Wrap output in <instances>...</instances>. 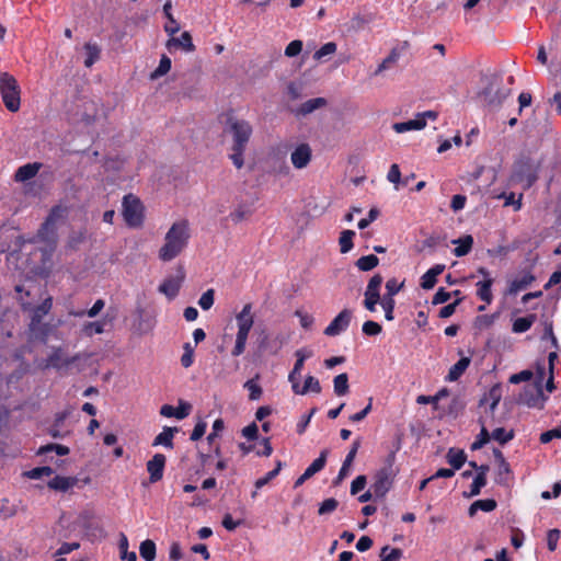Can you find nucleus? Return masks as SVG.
<instances>
[{
  "label": "nucleus",
  "instance_id": "1",
  "mask_svg": "<svg viewBox=\"0 0 561 561\" xmlns=\"http://www.w3.org/2000/svg\"><path fill=\"white\" fill-rule=\"evenodd\" d=\"M224 131L231 141L229 158L237 169H241L244 165V152L252 137L253 127L245 119L230 116Z\"/></svg>",
  "mask_w": 561,
  "mask_h": 561
},
{
  "label": "nucleus",
  "instance_id": "2",
  "mask_svg": "<svg viewBox=\"0 0 561 561\" xmlns=\"http://www.w3.org/2000/svg\"><path fill=\"white\" fill-rule=\"evenodd\" d=\"M190 239V228L186 220L174 222L164 237V244L159 250V259L170 262L186 248Z\"/></svg>",
  "mask_w": 561,
  "mask_h": 561
},
{
  "label": "nucleus",
  "instance_id": "3",
  "mask_svg": "<svg viewBox=\"0 0 561 561\" xmlns=\"http://www.w3.org/2000/svg\"><path fill=\"white\" fill-rule=\"evenodd\" d=\"M236 322H237V334H236V343L231 351L232 356H240L243 354L247 341L249 337V333L254 324V317L252 313V305L245 304L241 311L236 314Z\"/></svg>",
  "mask_w": 561,
  "mask_h": 561
},
{
  "label": "nucleus",
  "instance_id": "4",
  "mask_svg": "<svg viewBox=\"0 0 561 561\" xmlns=\"http://www.w3.org/2000/svg\"><path fill=\"white\" fill-rule=\"evenodd\" d=\"M485 87L481 91L483 101L492 107H499L511 94V89L503 87V78L499 73H490L483 77Z\"/></svg>",
  "mask_w": 561,
  "mask_h": 561
},
{
  "label": "nucleus",
  "instance_id": "5",
  "mask_svg": "<svg viewBox=\"0 0 561 561\" xmlns=\"http://www.w3.org/2000/svg\"><path fill=\"white\" fill-rule=\"evenodd\" d=\"M0 93L5 107L10 112H18L21 105L20 87L12 75L8 72L0 75Z\"/></svg>",
  "mask_w": 561,
  "mask_h": 561
},
{
  "label": "nucleus",
  "instance_id": "6",
  "mask_svg": "<svg viewBox=\"0 0 561 561\" xmlns=\"http://www.w3.org/2000/svg\"><path fill=\"white\" fill-rule=\"evenodd\" d=\"M539 165L530 158H520L514 164L512 181L524 184L525 188L530 187L537 181Z\"/></svg>",
  "mask_w": 561,
  "mask_h": 561
},
{
  "label": "nucleus",
  "instance_id": "7",
  "mask_svg": "<svg viewBox=\"0 0 561 561\" xmlns=\"http://www.w3.org/2000/svg\"><path fill=\"white\" fill-rule=\"evenodd\" d=\"M123 217L127 226L138 228L144 221V207L139 198L128 194L123 198Z\"/></svg>",
  "mask_w": 561,
  "mask_h": 561
},
{
  "label": "nucleus",
  "instance_id": "8",
  "mask_svg": "<svg viewBox=\"0 0 561 561\" xmlns=\"http://www.w3.org/2000/svg\"><path fill=\"white\" fill-rule=\"evenodd\" d=\"M394 476L396 471L391 461L375 473L374 482L370 485L375 499H383L386 496L392 486Z\"/></svg>",
  "mask_w": 561,
  "mask_h": 561
},
{
  "label": "nucleus",
  "instance_id": "9",
  "mask_svg": "<svg viewBox=\"0 0 561 561\" xmlns=\"http://www.w3.org/2000/svg\"><path fill=\"white\" fill-rule=\"evenodd\" d=\"M84 356L80 353L73 356H67L62 347H53L51 353L45 360L46 368H55L57 370L69 368L76 362L83 359Z\"/></svg>",
  "mask_w": 561,
  "mask_h": 561
},
{
  "label": "nucleus",
  "instance_id": "10",
  "mask_svg": "<svg viewBox=\"0 0 561 561\" xmlns=\"http://www.w3.org/2000/svg\"><path fill=\"white\" fill-rule=\"evenodd\" d=\"M383 278L380 274H375L368 282L364 293V307L370 311H376V306L380 301V287Z\"/></svg>",
  "mask_w": 561,
  "mask_h": 561
},
{
  "label": "nucleus",
  "instance_id": "11",
  "mask_svg": "<svg viewBox=\"0 0 561 561\" xmlns=\"http://www.w3.org/2000/svg\"><path fill=\"white\" fill-rule=\"evenodd\" d=\"M353 312L350 309H343L324 329V334L328 336H336L347 330Z\"/></svg>",
  "mask_w": 561,
  "mask_h": 561
},
{
  "label": "nucleus",
  "instance_id": "12",
  "mask_svg": "<svg viewBox=\"0 0 561 561\" xmlns=\"http://www.w3.org/2000/svg\"><path fill=\"white\" fill-rule=\"evenodd\" d=\"M478 273L483 276V279L477 283V296L484 301L485 304L490 305L493 300L492 295V285H493V278L490 276V272L484 268L480 267L478 270Z\"/></svg>",
  "mask_w": 561,
  "mask_h": 561
},
{
  "label": "nucleus",
  "instance_id": "13",
  "mask_svg": "<svg viewBox=\"0 0 561 561\" xmlns=\"http://www.w3.org/2000/svg\"><path fill=\"white\" fill-rule=\"evenodd\" d=\"M312 150L306 142L298 145L290 154V161L296 169L306 168L311 161Z\"/></svg>",
  "mask_w": 561,
  "mask_h": 561
},
{
  "label": "nucleus",
  "instance_id": "14",
  "mask_svg": "<svg viewBox=\"0 0 561 561\" xmlns=\"http://www.w3.org/2000/svg\"><path fill=\"white\" fill-rule=\"evenodd\" d=\"M165 461L167 459L164 455L156 454L147 462V471L149 472V480L151 483H156L162 479Z\"/></svg>",
  "mask_w": 561,
  "mask_h": 561
},
{
  "label": "nucleus",
  "instance_id": "15",
  "mask_svg": "<svg viewBox=\"0 0 561 561\" xmlns=\"http://www.w3.org/2000/svg\"><path fill=\"white\" fill-rule=\"evenodd\" d=\"M359 446H360L359 439H357L353 443L350 451L347 453V455L342 463V467L337 473V477L333 481V483L335 485L340 484L350 474L352 463L356 457Z\"/></svg>",
  "mask_w": 561,
  "mask_h": 561
},
{
  "label": "nucleus",
  "instance_id": "16",
  "mask_svg": "<svg viewBox=\"0 0 561 561\" xmlns=\"http://www.w3.org/2000/svg\"><path fill=\"white\" fill-rule=\"evenodd\" d=\"M169 51L172 49L181 48L184 51L191 53L195 50V46L192 41V36L188 32H183L180 37H171L167 44Z\"/></svg>",
  "mask_w": 561,
  "mask_h": 561
},
{
  "label": "nucleus",
  "instance_id": "17",
  "mask_svg": "<svg viewBox=\"0 0 561 561\" xmlns=\"http://www.w3.org/2000/svg\"><path fill=\"white\" fill-rule=\"evenodd\" d=\"M191 412V404L186 402H180L178 408L170 404L161 407L160 414L165 417H175L178 420L185 419Z\"/></svg>",
  "mask_w": 561,
  "mask_h": 561
},
{
  "label": "nucleus",
  "instance_id": "18",
  "mask_svg": "<svg viewBox=\"0 0 561 561\" xmlns=\"http://www.w3.org/2000/svg\"><path fill=\"white\" fill-rule=\"evenodd\" d=\"M535 280V276L530 272H525L510 282L507 294L516 295L526 289Z\"/></svg>",
  "mask_w": 561,
  "mask_h": 561
},
{
  "label": "nucleus",
  "instance_id": "19",
  "mask_svg": "<svg viewBox=\"0 0 561 561\" xmlns=\"http://www.w3.org/2000/svg\"><path fill=\"white\" fill-rule=\"evenodd\" d=\"M426 126V121L423 116H417L408 122L394 123L392 128L398 134H403L410 130H421Z\"/></svg>",
  "mask_w": 561,
  "mask_h": 561
},
{
  "label": "nucleus",
  "instance_id": "20",
  "mask_svg": "<svg viewBox=\"0 0 561 561\" xmlns=\"http://www.w3.org/2000/svg\"><path fill=\"white\" fill-rule=\"evenodd\" d=\"M445 270L444 264H436L433 267H431L422 277H421V287L423 289H432L437 279L436 277L440 275Z\"/></svg>",
  "mask_w": 561,
  "mask_h": 561
},
{
  "label": "nucleus",
  "instance_id": "21",
  "mask_svg": "<svg viewBox=\"0 0 561 561\" xmlns=\"http://www.w3.org/2000/svg\"><path fill=\"white\" fill-rule=\"evenodd\" d=\"M68 416L67 412H59L55 415L53 424L48 428V434L53 438H64L69 434V431H64L62 426Z\"/></svg>",
  "mask_w": 561,
  "mask_h": 561
},
{
  "label": "nucleus",
  "instance_id": "22",
  "mask_svg": "<svg viewBox=\"0 0 561 561\" xmlns=\"http://www.w3.org/2000/svg\"><path fill=\"white\" fill-rule=\"evenodd\" d=\"M37 238L42 242L54 245L57 241V226L44 221L37 231Z\"/></svg>",
  "mask_w": 561,
  "mask_h": 561
},
{
  "label": "nucleus",
  "instance_id": "23",
  "mask_svg": "<svg viewBox=\"0 0 561 561\" xmlns=\"http://www.w3.org/2000/svg\"><path fill=\"white\" fill-rule=\"evenodd\" d=\"M78 483L76 477L56 476L48 482V488L56 491L66 492Z\"/></svg>",
  "mask_w": 561,
  "mask_h": 561
},
{
  "label": "nucleus",
  "instance_id": "24",
  "mask_svg": "<svg viewBox=\"0 0 561 561\" xmlns=\"http://www.w3.org/2000/svg\"><path fill=\"white\" fill-rule=\"evenodd\" d=\"M39 169H41V163H37V162L24 164L16 170V172L14 174V180L16 182L28 181V180L33 179L38 173Z\"/></svg>",
  "mask_w": 561,
  "mask_h": 561
},
{
  "label": "nucleus",
  "instance_id": "25",
  "mask_svg": "<svg viewBox=\"0 0 561 561\" xmlns=\"http://www.w3.org/2000/svg\"><path fill=\"white\" fill-rule=\"evenodd\" d=\"M175 433H178L176 427H163V431L154 437L152 446H163L165 448L172 449L173 437Z\"/></svg>",
  "mask_w": 561,
  "mask_h": 561
},
{
  "label": "nucleus",
  "instance_id": "26",
  "mask_svg": "<svg viewBox=\"0 0 561 561\" xmlns=\"http://www.w3.org/2000/svg\"><path fill=\"white\" fill-rule=\"evenodd\" d=\"M491 401L489 408L485 410L486 414H490L491 419H494V412L501 401V391L499 387H493L489 393L480 400V405H483L486 401Z\"/></svg>",
  "mask_w": 561,
  "mask_h": 561
},
{
  "label": "nucleus",
  "instance_id": "27",
  "mask_svg": "<svg viewBox=\"0 0 561 561\" xmlns=\"http://www.w3.org/2000/svg\"><path fill=\"white\" fill-rule=\"evenodd\" d=\"M548 397L545 396L542 388L538 386L536 393L526 394L524 399V403L528 408H536L542 410L545 408L546 401Z\"/></svg>",
  "mask_w": 561,
  "mask_h": 561
},
{
  "label": "nucleus",
  "instance_id": "28",
  "mask_svg": "<svg viewBox=\"0 0 561 561\" xmlns=\"http://www.w3.org/2000/svg\"><path fill=\"white\" fill-rule=\"evenodd\" d=\"M470 365V358L469 357H461L456 364H454L447 376V381H456L460 378V376L466 371V369Z\"/></svg>",
  "mask_w": 561,
  "mask_h": 561
},
{
  "label": "nucleus",
  "instance_id": "29",
  "mask_svg": "<svg viewBox=\"0 0 561 561\" xmlns=\"http://www.w3.org/2000/svg\"><path fill=\"white\" fill-rule=\"evenodd\" d=\"M327 105V100L324 98H314L304 102L300 107L297 110V115H308L313 111L323 107Z\"/></svg>",
  "mask_w": 561,
  "mask_h": 561
},
{
  "label": "nucleus",
  "instance_id": "30",
  "mask_svg": "<svg viewBox=\"0 0 561 561\" xmlns=\"http://www.w3.org/2000/svg\"><path fill=\"white\" fill-rule=\"evenodd\" d=\"M479 423L481 424V431H480L479 435L477 436L476 440L471 445L472 450H478V449L482 448L491 439L490 433L486 428V425H488L486 419L481 416L479 419Z\"/></svg>",
  "mask_w": 561,
  "mask_h": 561
},
{
  "label": "nucleus",
  "instance_id": "31",
  "mask_svg": "<svg viewBox=\"0 0 561 561\" xmlns=\"http://www.w3.org/2000/svg\"><path fill=\"white\" fill-rule=\"evenodd\" d=\"M180 290V282L173 277L165 279L160 286L159 291L169 299H173Z\"/></svg>",
  "mask_w": 561,
  "mask_h": 561
},
{
  "label": "nucleus",
  "instance_id": "32",
  "mask_svg": "<svg viewBox=\"0 0 561 561\" xmlns=\"http://www.w3.org/2000/svg\"><path fill=\"white\" fill-rule=\"evenodd\" d=\"M171 9H172L171 1H167L163 5V13H164L165 18L168 19V23L164 25V31L168 34L173 35L180 31V25L176 22V20L173 18V15L171 13Z\"/></svg>",
  "mask_w": 561,
  "mask_h": 561
},
{
  "label": "nucleus",
  "instance_id": "33",
  "mask_svg": "<svg viewBox=\"0 0 561 561\" xmlns=\"http://www.w3.org/2000/svg\"><path fill=\"white\" fill-rule=\"evenodd\" d=\"M488 469L489 468L486 466H481L479 468V472L471 483V488H470L471 496L478 495L480 493L481 489L486 484L485 474H486Z\"/></svg>",
  "mask_w": 561,
  "mask_h": 561
},
{
  "label": "nucleus",
  "instance_id": "34",
  "mask_svg": "<svg viewBox=\"0 0 561 561\" xmlns=\"http://www.w3.org/2000/svg\"><path fill=\"white\" fill-rule=\"evenodd\" d=\"M496 501L493 499L478 500L469 507V515L473 516L477 511L492 512L496 508Z\"/></svg>",
  "mask_w": 561,
  "mask_h": 561
},
{
  "label": "nucleus",
  "instance_id": "35",
  "mask_svg": "<svg viewBox=\"0 0 561 561\" xmlns=\"http://www.w3.org/2000/svg\"><path fill=\"white\" fill-rule=\"evenodd\" d=\"M535 320H536L535 314H529L527 317L517 318L513 322L512 331L514 333H524L531 328Z\"/></svg>",
  "mask_w": 561,
  "mask_h": 561
},
{
  "label": "nucleus",
  "instance_id": "36",
  "mask_svg": "<svg viewBox=\"0 0 561 561\" xmlns=\"http://www.w3.org/2000/svg\"><path fill=\"white\" fill-rule=\"evenodd\" d=\"M453 243H458V247L454 249V254L458 257L467 255L473 244V239L471 236H466L461 239L454 240Z\"/></svg>",
  "mask_w": 561,
  "mask_h": 561
},
{
  "label": "nucleus",
  "instance_id": "37",
  "mask_svg": "<svg viewBox=\"0 0 561 561\" xmlns=\"http://www.w3.org/2000/svg\"><path fill=\"white\" fill-rule=\"evenodd\" d=\"M328 455H329V450L323 449L320 453V456L317 459H314L310 463V466L305 470L307 472V474H309L310 477H313L316 473L320 472L327 463Z\"/></svg>",
  "mask_w": 561,
  "mask_h": 561
},
{
  "label": "nucleus",
  "instance_id": "38",
  "mask_svg": "<svg viewBox=\"0 0 561 561\" xmlns=\"http://www.w3.org/2000/svg\"><path fill=\"white\" fill-rule=\"evenodd\" d=\"M447 461L455 470H458L466 461V454L462 450L450 448L447 453Z\"/></svg>",
  "mask_w": 561,
  "mask_h": 561
},
{
  "label": "nucleus",
  "instance_id": "39",
  "mask_svg": "<svg viewBox=\"0 0 561 561\" xmlns=\"http://www.w3.org/2000/svg\"><path fill=\"white\" fill-rule=\"evenodd\" d=\"M87 57L84 59V66L92 67L100 58V47L96 44L88 43L84 45Z\"/></svg>",
  "mask_w": 561,
  "mask_h": 561
},
{
  "label": "nucleus",
  "instance_id": "40",
  "mask_svg": "<svg viewBox=\"0 0 561 561\" xmlns=\"http://www.w3.org/2000/svg\"><path fill=\"white\" fill-rule=\"evenodd\" d=\"M379 264V259L375 254L360 256L355 265L363 272H368Z\"/></svg>",
  "mask_w": 561,
  "mask_h": 561
},
{
  "label": "nucleus",
  "instance_id": "41",
  "mask_svg": "<svg viewBox=\"0 0 561 561\" xmlns=\"http://www.w3.org/2000/svg\"><path fill=\"white\" fill-rule=\"evenodd\" d=\"M355 237V231L353 230H343L341 232L339 244L341 253H347L353 249V238Z\"/></svg>",
  "mask_w": 561,
  "mask_h": 561
},
{
  "label": "nucleus",
  "instance_id": "42",
  "mask_svg": "<svg viewBox=\"0 0 561 561\" xmlns=\"http://www.w3.org/2000/svg\"><path fill=\"white\" fill-rule=\"evenodd\" d=\"M139 553L146 561H153L156 558V543L150 539L144 540L140 543Z\"/></svg>",
  "mask_w": 561,
  "mask_h": 561
},
{
  "label": "nucleus",
  "instance_id": "43",
  "mask_svg": "<svg viewBox=\"0 0 561 561\" xmlns=\"http://www.w3.org/2000/svg\"><path fill=\"white\" fill-rule=\"evenodd\" d=\"M312 391L319 393L321 391L320 382L313 376H307L305 379V385L302 387H298V392L296 394H306L307 392Z\"/></svg>",
  "mask_w": 561,
  "mask_h": 561
},
{
  "label": "nucleus",
  "instance_id": "44",
  "mask_svg": "<svg viewBox=\"0 0 561 561\" xmlns=\"http://www.w3.org/2000/svg\"><path fill=\"white\" fill-rule=\"evenodd\" d=\"M403 556V551L399 548L385 546L380 550V561H399Z\"/></svg>",
  "mask_w": 561,
  "mask_h": 561
},
{
  "label": "nucleus",
  "instance_id": "45",
  "mask_svg": "<svg viewBox=\"0 0 561 561\" xmlns=\"http://www.w3.org/2000/svg\"><path fill=\"white\" fill-rule=\"evenodd\" d=\"M334 392L336 396H344L348 392V376L343 373L333 379Z\"/></svg>",
  "mask_w": 561,
  "mask_h": 561
},
{
  "label": "nucleus",
  "instance_id": "46",
  "mask_svg": "<svg viewBox=\"0 0 561 561\" xmlns=\"http://www.w3.org/2000/svg\"><path fill=\"white\" fill-rule=\"evenodd\" d=\"M400 54L397 49H392L390 54L381 61V64L377 67L374 75L379 76L382 71L389 69L392 65L397 64L399 60Z\"/></svg>",
  "mask_w": 561,
  "mask_h": 561
},
{
  "label": "nucleus",
  "instance_id": "47",
  "mask_svg": "<svg viewBox=\"0 0 561 561\" xmlns=\"http://www.w3.org/2000/svg\"><path fill=\"white\" fill-rule=\"evenodd\" d=\"M490 436L501 445H505L514 438V431H506L504 427H497L490 434Z\"/></svg>",
  "mask_w": 561,
  "mask_h": 561
},
{
  "label": "nucleus",
  "instance_id": "48",
  "mask_svg": "<svg viewBox=\"0 0 561 561\" xmlns=\"http://www.w3.org/2000/svg\"><path fill=\"white\" fill-rule=\"evenodd\" d=\"M170 69H171V59L168 56L162 55L159 66L156 68L154 71L151 72L150 79L156 80V79L167 75L170 71Z\"/></svg>",
  "mask_w": 561,
  "mask_h": 561
},
{
  "label": "nucleus",
  "instance_id": "49",
  "mask_svg": "<svg viewBox=\"0 0 561 561\" xmlns=\"http://www.w3.org/2000/svg\"><path fill=\"white\" fill-rule=\"evenodd\" d=\"M118 548H119V553H121V559L122 560L137 561L136 552H134V551L129 552L128 551V540H127V537L124 534H121Z\"/></svg>",
  "mask_w": 561,
  "mask_h": 561
},
{
  "label": "nucleus",
  "instance_id": "50",
  "mask_svg": "<svg viewBox=\"0 0 561 561\" xmlns=\"http://www.w3.org/2000/svg\"><path fill=\"white\" fill-rule=\"evenodd\" d=\"M252 215L250 207L245 205H239L233 211L230 213L229 218L234 222H241Z\"/></svg>",
  "mask_w": 561,
  "mask_h": 561
},
{
  "label": "nucleus",
  "instance_id": "51",
  "mask_svg": "<svg viewBox=\"0 0 561 561\" xmlns=\"http://www.w3.org/2000/svg\"><path fill=\"white\" fill-rule=\"evenodd\" d=\"M50 451H54L56 453L57 455L59 456H66L69 454V448L67 446H64V445H59V444H47V445H44V446H41L37 454L38 455H46Z\"/></svg>",
  "mask_w": 561,
  "mask_h": 561
},
{
  "label": "nucleus",
  "instance_id": "52",
  "mask_svg": "<svg viewBox=\"0 0 561 561\" xmlns=\"http://www.w3.org/2000/svg\"><path fill=\"white\" fill-rule=\"evenodd\" d=\"M379 304L381 305L383 311H385V318L388 321H392L394 319L393 310L396 306L394 298L392 297H380Z\"/></svg>",
  "mask_w": 561,
  "mask_h": 561
},
{
  "label": "nucleus",
  "instance_id": "53",
  "mask_svg": "<svg viewBox=\"0 0 561 561\" xmlns=\"http://www.w3.org/2000/svg\"><path fill=\"white\" fill-rule=\"evenodd\" d=\"M280 469H282V461H277L275 469L268 471L264 477H262L255 481V483H254L255 489L259 490V489L263 488L270 481H272L274 478H276L277 474L279 473Z\"/></svg>",
  "mask_w": 561,
  "mask_h": 561
},
{
  "label": "nucleus",
  "instance_id": "54",
  "mask_svg": "<svg viewBox=\"0 0 561 561\" xmlns=\"http://www.w3.org/2000/svg\"><path fill=\"white\" fill-rule=\"evenodd\" d=\"M104 305L105 304L102 299H98L92 306V308L89 309L88 311H70L69 313L75 317H83L84 314H88L90 318H93L104 308Z\"/></svg>",
  "mask_w": 561,
  "mask_h": 561
},
{
  "label": "nucleus",
  "instance_id": "55",
  "mask_svg": "<svg viewBox=\"0 0 561 561\" xmlns=\"http://www.w3.org/2000/svg\"><path fill=\"white\" fill-rule=\"evenodd\" d=\"M404 282H398L397 278H390L386 283V294L385 297H392L394 296L403 288Z\"/></svg>",
  "mask_w": 561,
  "mask_h": 561
},
{
  "label": "nucleus",
  "instance_id": "56",
  "mask_svg": "<svg viewBox=\"0 0 561 561\" xmlns=\"http://www.w3.org/2000/svg\"><path fill=\"white\" fill-rule=\"evenodd\" d=\"M244 388L249 391L250 400H259L263 393L261 386L254 379L248 380Z\"/></svg>",
  "mask_w": 561,
  "mask_h": 561
},
{
  "label": "nucleus",
  "instance_id": "57",
  "mask_svg": "<svg viewBox=\"0 0 561 561\" xmlns=\"http://www.w3.org/2000/svg\"><path fill=\"white\" fill-rule=\"evenodd\" d=\"M215 301V290L214 289H207L203 295L201 296L198 300V305L203 310H209Z\"/></svg>",
  "mask_w": 561,
  "mask_h": 561
},
{
  "label": "nucleus",
  "instance_id": "58",
  "mask_svg": "<svg viewBox=\"0 0 561 561\" xmlns=\"http://www.w3.org/2000/svg\"><path fill=\"white\" fill-rule=\"evenodd\" d=\"M82 331L85 335L92 336L93 334H101L104 332V323L100 321L87 322Z\"/></svg>",
  "mask_w": 561,
  "mask_h": 561
},
{
  "label": "nucleus",
  "instance_id": "59",
  "mask_svg": "<svg viewBox=\"0 0 561 561\" xmlns=\"http://www.w3.org/2000/svg\"><path fill=\"white\" fill-rule=\"evenodd\" d=\"M336 51V44L333 43V42H328L325 43L323 46H321L320 49H318L314 55H313V58L316 60H321L323 59L325 56H329V55H332Z\"/></svg>",
  "mask_w": 561,
  "mask_h": 561
},
{
  "label": "nucleus",
  "instance_id": "60",
  "mask_svg": "<svg viewBox=\"0 0 561 561\" xmlns=\"http://www.w3.org/2000/svg\"><path fill=\"white\" fill-rule=\"evenodd\" d=\"M51 306H53V300L51 298H46L35 310H34V316H33V321L37 320L39 321L41 318L45 314H47L50 309H51Z\"/></svg>",
  "mask_w": 561,
  "mask_h": 561
},
{
  "label": "nucleus",
  "instance_id": "61",
  "mask_svg": "<svg viewBox=\"0 0 561 561\" xmlns=\"http://www.w3.org/2000/svg\"><path fill=\"white\" fill-rule=\"evenodd\" d=\"M363 333L368 336H375L381 333L382 328L378 322L368 320L362 327Z\"/></svg>",
  "mask_w": 561,
  "mask_h": 561
},
{
  "label": "nucleus",
  "instance_id": "62",
  "mask_svg": "<svg viewBox=\"0 0 561 561\" xmlns=\"http://www.w3.org/2000/svg\"><path fill=\"white\" fill-rule=\"evenodd\" d=\"M66 209L61 206H55L49 211L48 216L46 217L45 221L49 222L53 226H57V222L62 219L65 216Z\"/></svg>",
  "mask_w": 561,
  "mask_h": 561
},
{
  "label": "nucleus",
  "instance_id": "63",
  "mask_svg": "<svg viewBox=\"0 0 561 561\" xmlns=\"http://www.w3.org/2000/svg\"><path fill=\"white\" fill-rule=\"evenodd\" d=\"M337 505H339V502L335 499H333V497L327 499L320 504L318 513L320 515L330 514L336 510Z\"/></svg>",
  "mask_w": 561,
  "mask_h": 561
},
{
  "label": "nucleus",
  "instance_id": "64",
  "mask_svg": "<svg viewBox=\"0 0 561 561\" xmlns=\"http://www.w3.org/2000/svg\"><path fill=\"white\" fill-rule=\"evenodd\" d=\"M554 438H561V426L541 433L539 439L541 444H548Z\"/></svg>",
  "mask_w": 561,
  "mask_h": 561
}]
</instances>
